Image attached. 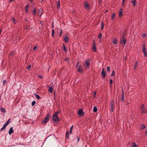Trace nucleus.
<instances>
[{"label": "nucleus", "mask_w": 147, "mask_h": 147, "mask_svg": "<svg viewBox=\"0 0 147 147\" xmlns=\"http://www.w3.org/2000/svg\"><path fill=\"white\" fill-rule=\"evenodd\" d=\"M90 59H88L86 60L84 63V67L86 69H88L89 68Z\"/></svg>", "instance_id": "f257e3e1"}, {"label": "nucleus", "mask_w": 147, "mask_h": 147, "mask_svg": "<svg viewBox=\"0 0 147 147\" xmlns=\"http://www.w3.org/2000/svg\"><path fill=\"white\" fill-rule=\"evenodd\" d=\"M52 119L55 122L58 121L59 119L58 117V115L57 114L55 113L53 115Z\"/></svg>", "instance_id": "f03ea898"}, {"label": "nucleus", "mask_w": 147, "mask_h": 147, "mask_svg": "<svg viewBox=\"0 0 147 147\" xmlns=\"http://www.w3.org/2000/svg\"><path fill=\"white\" fill-rule=\"evenodd\" d=\"M142 48V51L144 53V56H146L147 59V51L146 50V48L145 47V44H144L143 45Z\"/></svg>", "instance_id": "7ed1b4c3"}, {"label": "nucleus", "mask_w": 147, "mask_h": 147, "mask_svg": "<svg viewBox=\"0 0 147 147\" xmlns=\"http://www.w3.org/2000/svg\"><path fill=\"white\" fill-rule=\"evenodd\" d=\"M110 105L111 107V109H110V111L112 112L113 111V110L115 107V104L114 102V101H111L110 102Z\"/></svg>", "instance_id": "20e7f679"}, {"label": "nucleus", "mask_w": 147, "mask_h": 147, "mask_svg": "<svg viewBox=\"0 0 147 147\" xmlns=\"http://www.w3.org/2000/svg\"><path fill=\"white\" fill-rule=\"evenodd\" d=\"M50 115L49 114L42 121V123L43 124H44L48 122L49 121V118Z\"/></svg>", "instance_id": "39448f33"}, {"label": "nucleus", "mask_w": 147, "mask_h": 147, "mask_svg": "<svg viewBox=\"0 0 147 147\" xmlns=\"http://www.w3.org/2000/svg\"><path fill=\"white\" fill-rule=\"evenodd\" d=\"M78 71L80 73H83L84 72L82 68V67L81 65L78 66Z\"/></svg>", "instance_id": "423d86ee"}, {"label": "nucleus", "mask_w": 147, "mask_h": 147, "mask_svg": "<svg viewBox=\"0 0 147 147\" xmlns=\"http://www.w3.org/2000/svg\"><path fill=\"white\" fill-rule=\"evenodd\" d=\"M141 110H142V113H145L147 112V109H145L143 105H142L140 107Z\"/></svg>", "instance_id": "0eeeda50"}, {"label": "nucleus", "mask_w": 147, "mask_h": 147, "mask_svg": "<svg viewBox=\"0 0 147 147\" xmlns=\"http://www.w3.org/2000/svg\"><path fill=\"white\" fill-rule=\"evenodd\" d=\"M106 75V71H104V69L103 68L101 72V76L103 78H104Z\"/></svg>", "instance_id": "6e6552de"}, {"label": "nucleus", "mask_w": 147, "mask_h": 147, "mask_svg": "<svg viewBox=\"0 0 147 147\" xmlns=\"http://www.w3.org/2000/svg\"><path fill=\"white\" fill-rule=\"evenodd\" d=\"M126 39H125L123 38H122L121 40H120V43L121 44H122L123 43V46H124L125 45V44L126 43Z\"/></svg>", "instance_id": "1a4fd4ad"}, {"label": "nucleus", "mask_w": 147, "mask_h": 147, "mask_svg": "<svg viewBox=\"0 0 147 147\" xmlns=\"http://www.w3.org/2000/svg\"><path fill=\"white\" fill-rule=\"evenodd\" d=\"M122 11L123 10L122 8H120L119 9V17L120 18H121L123 16Z\"/></svg>", "instance_id": "9d476101"}, {"label": "nucleus", "mask_w": 147, "mask_h": 147, "mask_svg": "<svg viewBox=\"0 0 147 147\" xmlns=\"http://www.w3.org/2000/svg\"><path fill=\"white\" fill-rule=\"evenodd\" d=\"M7 123H5L3 126V127L1 128L0 131H2L8 125Z\"/></svg>", "instance_id": "9b49d317"}, {"label": "nucleus", "mask_w": 147, "mask_h": 147, "mask_svg": "<svg viewBox=\"0 0 147 147\" xmlns=\"http://www.w3.org/2000/svg\"><path fill=\"white\" fill-rule=\"evenodd\" d=\"M84 6L86 9H89L90 8V7L86 2H85L84 4Z\"/></svg>", "instance_id": "f8f14e48"}, {"label": "nucleus", "mask_w": 147, "mask_h": 147, "mask_svg": "<svg viewBox=\"0 0 147 147\" xmlns=\"http://www.w3.org/2000/svg\"><path fill=\"white\" fill-rule=\"evenodd\" d=\"M64 40L65 42H68L69 41V38L68 36H65L64 38Z\"/></svg>", "instance_id": "ddd939ff"}, {"label": "nucleus", "mask_w": 147, "mask_h": 147, "mask_svg": "<svg viewBox=\"0 0 147 147\" xmlns=\"http://www.w3.org/2000/svg\"><path fill=\"white\" fill-rule=\"evenodd\" d=\"M13 132V127H11L9 129V135H11L12 133Z\"/></svg>", "instance_id": "4468645a"}, {"label": "nucleus", "mask_w": 147, "mask_h": 147, "mask_svg": "<svg viewBox=\"0 0 147 147\" xmlns=\"http://www.w3.org/2000/svg\"><path fill=\"white\" fill-rule=\"evenodd\" d=\"M78 114L81 115H83V111L82 109H80L79 110Z\"/></svg>", "instance_id": "2eb2a0df"}, {"label": "nucleus", "mask_w": 147, "mask_h": 147, "mask_svg": "<svg viewBox=\"0 0 147 147\" xmlns=\"http://www.w3.org/2000/svg\"><path fill=\"white\" fill-rule=\"evenodd\" d=\"M38 15L40 16H41L42 13V10L41 9H39L38 10Z\"/></svg>", "instance_id": "dca6fc26"}, {"label": "nucleus", "mask_w": 147, "mask_h": 147, "mask_svg": "<svg viewBox=\"0 0 147 147\" xmlns=\"http://www.w3.org/2000/svg\"><path fill=\"white\" fill-rule=\"evenodd\" d=\"M138 63V61H136V62H135V64L134 65V69L135 71L136 70V68Z\"/></svg>", "instance_id": "f3484780"}, {"label": "nucleus", "mask_w": 147, "mask_h": 147, "mask_svg": "<svg viewBox=\"0 0 147 147\" xmlns=\"http://www.w3.org/2000/svg\"><path fill=\"white\" fill-rule=\"evenodd\" d=\"M146 127L145 126V125L143 124L142 125H141L140 126V128L141 129H144L146 128Z\"/></svg>", "instance_id": "a211bd4d"}, {"label": "nucleus", "mask_w": 147, "mask_h": 147, "mask_svg": "<svg viewBox=\"0 0 147 147\" xmlns=\"http://www.w3.org/2000/svg\"><path fill=\"white\" fill-rule=\"evenodd\" d=\"M53 89L52 87L51 86L49 88V91L50 93H52L53 92Z\"/></svg>", "instance_id": "6ab92c4d"}, {"label": "nucleus", "mask_w": 147, "mask_h": 147, "mask_svg": "<svg viewBox=\"0 0 147 147\" xmlns=\"http://www.w3.org/2000/svg\"><path fill=\"white\" fill-rule=\"evenodd\" d=\"M131 3L133 4V6L134 7L135 6L136 3V0H132L131 1Z\"/></svg>", "instance_id": "aec40b11"}, {"label": "nucleus", "mask_w": 147, "mask_h": 147, "mask_svg": "<svg viewBox=\"0 0 147 147\" xmlns=\"http://www.w3.org/2000/svg\"><path fill=\"white\" fill-rule=\"evenodd\" d=\"M63 48L64 49V51L65 52H67V48L66 47V46H65V45L63 44Z\"/></svg>", "instance_id": "412c9836"}, {"label": "nucleus", "mask_w": 147, "mask_h": 147, "mask_svg": "<svg viewBox=\"0 0 147 147\" xmlns=\"http://www.w3.org/2000/svg\"><path fill=\"white\" fill-rule=\"evenodd\" d=\"M33 8L34 10L32 11V13L34 16H35L36 15V10L35 7H34Z\"/></svg>", "instance_id": "4be33fe9"}, {"label": "nucleus", "mask_w": 147, "mask_h": 147, "mask_svg": "<svg viewBox=\"0 0 147 147\" xmlns=\"http://www.w3.org/2000/svg\"><path fill=\"white\" fill-rule=\"evenodd\" d=\"M92 50L94 52H96V49L95 46H93L92 47Z\"/></svg>", "instance_id": "5701e85b"}, {"label": "nucleus", "mask_w": 147, "mask_h": 147, "mask_svg": "<svg viewBox=\"0 0 147 147\" xmlns=\"http://www.w3.org/2000/svg\"><path fill=\"white\" fill-rule=\"evenodd\" d=\"M131 147H138V146L136 143H133Z\"/></svg>", "instance_id": "b1692460"}, {"label": "nucleus", "mask_w": 147, "mask_h": 147, "mask_svg": "<svg viewBox=\"0 0 147 147\" xmlns=\"http://www.w3.org/2000/svg\"><path fill=\"white\" fill-rule=\"evenodd\" d=\"M115 13H113L111 16L112 19L113 20L115 18Z\"/></svg>", "instance_id": "393cba45"}, {"label": "nucleus", "mask_w": 147, "mask_h": 147, "mask_svg": "<svg viewBox=\"0 0 147 147\" xmlns=\"http://www.w3.org/2000/svg\"><path fill=\"white\" fill-rule=\"evenodd\" d=\"M60 3L59 1H57V9H59L60 8Z\"/></svg>", "instance_id": "a878e982"}, {"label": "nucleus", "mask_w": 147, "mask_h": 147, "mask_svg": "<svg viewBox=\"0 0 147 147\" xmlns=\"http://www.w3.org/2000/svg\"><path fill=\"white\" fill-rule=\"evenodd\" d=\"M121 100L123 102H124V93L122 94V98Z\"/></svg>", "instance_id": "bb28decb"}, {"label": "nucleus", "mask_w": 147, "mask_h": 147, "mask_svg": "<svg viewBox=\"0 0 147 147\" xmlns=\"http://www.w3.org/2000/svg\"><path fill=\"white\" fill-rule=\"evenodd\" d=\"M97 111V108L95 106L93 108V111L94 112H96Z\"/></svg>", "instance_id": "cd10ccee"}, {"label": "nucleus", "mask_w": 147, "mask_h": 147, "mask_svg": "<svg viewBox=\"0 0 147 147\" xmlns=\"http://www.w3.org/2000/svg\"><path fill=\"white\" fill-rule=\"evenodd\" d=\"M0 109L1 112H4V113L5 112V109L1 107Z\"/></svg>", "instance_id": "c85d7f7f"}, {"label": "nucleus", "mask_w": 147, "mask_h": 147, "mask_svg": "<svg viewBox=\"0 0 147 147\" xmlns=\"http://www.w3.org/2000/svg\"><path fill=\"white\" fill-rule=\"evenodd\" d=\"M113 42L114 44L115 45L117 43V40L115 39H113Z\"/></svg>", "instance_id": "c756f323"}, {"label": "nucleus", "mask_w": 147, "mask_h": 147, "mask_svg": "<svg viewBox=\"0 0 147 147\" xmlns=\"http://www.w3.org/2000/svg\"><path fill=\"white\" fill-rule=\"evenodd\" d=\"M35 95L36 97L38 99H40V96L38 95L37 94H35Z\"/></svg>", "instance_id": "7c9ffc66"}, {"label": "nucleus", "mask_w": 147, "mask_h": 147, "mask_svg": "<svg viewBox=\"0 0 147 147\" xmlns=\"http://www.w3.org/2000/svg\"><path fill=\"white\" fill-rule=\"evenodd\" d=\"M55 34V30L53 29L52 31V36L53 37H54V34Z\"/></svg>", "instance_id": "2f4dec72"}, {"label": "nucleus", "mask_w": 147, "mask_h": 147, "mask_svg": "<svg viewBox=\"0 0 147 147\" xmlns=\"http://www.w3.org/2000/svg\"><path fill=\"white\" fill-rule=\"evenodd\" d=\"M102 33H99L98 36V37L101 39L102 38Z\"/></svg>", "instance_id": "473e14b6"}, {"label": "nucleus", "mask_w": 147, "mask_h": 147, "mask_svg": "<svg viewBox=\"0 0 147 147\" xmlns=\"http://www.w3.org/2000/svg\"><path fill=\"white\" fill-rule=\"evenodd\" d=\"M12 21L14 24H16V21L13 18H12Z\"/></svg>", "instance_id": "72a5a7b5"}, {"label": "nucleus", "mask_w": 147, "mask_h": 147, "mask_svg": "<svg viewBox=\"0 0 147 147\" xmlns=\"http://www.w3.org/2000/svg\"><path fill=\"white\" fill-rule=\"evenodd\" d=\"M31 65H29L27 67V69H28V70H29L30 69V68H31Z\"/></svg>", "instance_id": "f704fd0d"}, {"label": "nucleus", "mask_w": 147, "mask_h": 147, "mask_svg": "<svg viewBox=\"0 0 147 147\" xmlns=\"http://www.w3.org/2000/svg\"><path fill=\"white\" fill-rule=\"evenodd\" d=\"M115 74V71L114 70H113L112 73V74H111V76H114Z\"/></svg>", "instance_id": "c9c22d12"}, {"label": "nucleus", "mask_w": 147, "mask_h": 147, "mask_svg": "<svg viewBox=\"0 0 147 147\" xmlns=\"http://www.w3.org/2000/svg\"><path fill=\"white\" fill-rule=\"evenodd\" d=\"M11 121V119H9V120L7 121L5 123H7V125L10 123Z\"/></svg>", "instance_id": "e433bc0d"}, {"label": "nucleus", "mask_w": 147, "mask_h": 147, "mask_svg": "<svg viewBox=\"0 0 147 147\" xmlns=\"http://www.w3.org/2000/svg\"><path fill=\"white\" fill-rule=\"evenodd\" d=\"M36 104V102L35 101H33L32 102V106H34Z\"/></svg>", "instance_id": "4c0bfd02"}, {"label": "nucleus", "mask_w": 147, "mask_h": 147, "mask_svg": "<svg viewBox=\"0 0 147 147\" xmlns=\"http://www.w3.org/2000/svg\"><path fill=\"white\" fill-rule=\"evenodd\" d=\"M104 27L103 23V22H102L101 24V28L102 30L103 29Z\"/></svg>", "instance_id": "58836bf2"}, {"label": "nucleus", "mask_w": 147, "mask_h": 147, "mask_svg": "<svg viewBox=\"0 0 147 147\" xmlns=\"http://www.w3.org/2000/svg\"><path fill=\"white\" fill-rule=\"evenodd\" d=\"M72 129H73V126H71L70 128V133H71V132H72Z\"/></svg>", "instance_id": "ea45409f"}, {"label": "nucleus", "mask_w": 147, "mask_h": 147, "mask_svg": "<svg viewBox=\"0 0 147 147\" xmlns=\"http://www.w3.org/2000/svg\"><path fill=\"white\" fill-rule=\"evenodd\" d=\"M142 37L143 38H144L146 36V34L145 33H143L142 35Z\"/></svg>", "instance_id": "a19ab883"}, {"label": "nucleus", "mask_w": 147, "mask_h": 147, "mask_svg": "<svg viewBox=\"0 0 147 147\" xmlns=\"http://www.w3.org/2000/svg\"><path fill=\"white\" fill-rule=\"evenodd\" d=\"M110 67L109 66L107 67V70L108 72H109V71H110Z\"/></svg>", "instance_id": "79ce46f5"}, {"label": "nucleus", "mask_w": 147, "mask_h": 147, "mask_svg": "<svg viewBox=\"0 0 147 147\" xmlns=\"http://www.w3.org/2000/svg\"><path fill=\"white\" fill-rule=\"evenodd\" d=\"M62 33V30L61 29L60 30V33L59 34V36H61Z\"/></svg>", "instance_id": "37998d69"}, {"label": "nucleus", "mask_w": 147, "mask_h": 147, "mask_svg": "<svg viewBox=\"0 0 147 147\" xmlns=\"http://www.w3.org/2000/svg\"><path fill=\"white\" fill-rule=\"evenodd\" d=\"M29 7V6L28 5H26V6H25V9L26 10V9H28V8Z\"/></svg>", "instance_id": "c03bdc74"}, {"label": "nucleus", "mask_w": 147, "mask_h": 147, "mask_svg": "<svg viewBox=\"0 0 147 147\" xmlns=\"http://www.w3.org/2000/svg\"><path fill=\"white\" fill-rule=\"evenodd\" d=\"M14 52H11L10 53V55H13L14 54Z\"/></svg>", "instance_id": "a18cd8bd"}, {"label": "nucleus", "mask_w": 147, "mask_h": 147, "mask_svg": "<svg viewBox=\"0 0 147 147\" xmlns=\"http://www.w3.org/2000/svg\"><path fill=\"white\" fill-rule=\"evenodd\" d=\"M125 0H123V3H122V5L123 6H124V2H125Z\"/></svg>", "instance_id": "49530a36"}, {"label": "nucleus", "mask_w": 147, "mask_h": 147, "mask_svg": "<svg viewBox=\"0 0 147 147\" xmlns=\"http://www.w3.org/2000/svg\"><path fill=\"white\" fill-rule=\"evenodd\" d=\"M68 132L67 131L66 133V137L68 138L69 137V135H68Z\"/></svg>", "instance_id": "de8ad7c7"}, {"label": "nucleus", "mask_w": 147, "mask_h": 147, "mask_svg": "<svg viewBox=\"0 0 147 147\" xmlns=\"http://www.w3.org/2000/svg\"><path fill=\"white\" fill-rule=\"evenodd\" d=\"M36 48H37V46H35L33 48V50L35 51L36 49Z\"/></svg>", "instance_id": "09e8293b"}, {"label": "nucleus", "mask_w": 147, "mask_h": 147, "mask_svg": "<svg viewBox=\"0 0 147 147\" xmlns=\"http://www.w3.org/2000/svg\"><path fill=\"white\" fill-rule=\"evenodd\" d=\"M110 83L111 84H113V80L111 79L110 81Z\"/></svg>", "instance_id": "8fccbe9b"}, {"label": "nucleus", "mask_w": 147, "mask_h": 147, "mask_svg": "<svg viewBox=\"0 0 147 147\" xmlns=\"http://www.w3.org/2000/svg\"><path fill=\"white\" fill-rule=\"evenodd\" d=\"M6 82V81L5 80H4L3 81V84H4Z\"/></svg>", "instance_id": "3c124183"}, {"label": "nucleus", "mask_w": 147, "mask_h": 147, "mask_svg": "<svg viewBox=\"0 0 147 147\" xmlns=\"http://www.w3.org/2000/svg\"><path fill=\"white\" fill-rule=\"evenodd\" d=\"M38 77L39 78H40V79H42V76H38Z\"/></svg>", "instance_id": "603ef678"}, {"label": "nucleus", "mask_w": 147, "mask_h": 147, "mask_svg": "<svg viewBox=\"0 0 147 147\" xmlns=\"http://www.w3.org/2000/svg\"><path fill=\"white\" fill-rule=\"evenodd\" d=\"M80 140V138L78 137H77V142H78Z\"/></svg>", "instance_id": "864d4df0"}, {"label": "nucleus", "mask_w": 147, "mask_h": 147, "mask_svg": "<svg viewBox=\"0 0 147 147\" xmlns=\"http://www.w3.org/2000/svg\"><path fill=\"white\" fill-rule=\"evenodd\" d=\"M93 46H95L96 42H95V41H93Z\"/></svg>", "instance_id": "5fc2aeb1"}, {"label": "nucleus", "mask_w": 147, "mask_h": 147, "mask_svg": "<svg viewBox=\"0 0 147 147\" xmlns=\"http://www.w3.org/2000/svg\"><path fill=\"white\" fill-rule=\"evenodd\" d=\"M40 23L41 25H42L43 24V23L42 21H40Z\"/></svg>", "instance_id": "6e6d98bb"}, {"label": "nucleus", "mask_w": 147, "mask_h": 147, "mask_svg": "<svg viewBox=\"0 0 147 147\" xmlns=\"http://www.w3.org/2000/svg\"><path fill=\"white\" fill-rule=\"evenodd\" d=\"M79 63V62H78L77 63V64H76V67H78V63Z\"/></svg>", "instance_id": "4d7b16f0"}, {"label": "nucleus", "mask_w": 147, "mask_h": 147, "mask_svg": "<svg viewBox=\"0 0 147 147\" xmlns=\"http://www.w3.org/2000/svg\"><path fill=\"white\" fill-rule=\"evenodd\" d=\"M59 111H58L57 112H55V113H56L58 115V114L59 113Z\"/></svg>", "instance_id": "13d9d810"}, {"label": "nucleus", "mask_w": 147, "mask_h": 147, "mask_svg": "<svg viewBox=\"0 0 147 147\" xmlns=\"http://www.w3.org/2000/svg\"><path fill=\"white\" fill-rule=\"evenodd\" d=\"M96 94V92L95 91L94 92V97H95V95Z\"/></svg>", "instance_id": "bf43d9fd"}, {"label": "nucleus", "mask_w": 147, "mask_h": 147, "mask_svg": "<svg viewBox=\"0 0 147 147\" xmlns=\"http://www.w3.org/2000/svg\"><path fill=\"white\" fill-rule=\"evenodd\" d=\"M15 0H10L9 1H10V2H11L12 1H14Z\"/></svg>", "instance_id": "052dcab7"}, {"label": "nucleus", "mask_w": 147, "mask_h": 147, "mask_svg": "<svg viewBox=\"0 0 147 147\" xmlns=\"http://www.w3.org/2000/svg\"><path fill=\"white\" fill-rule=\"evenodd\" d=\"M25 11H26V13H28V9H25Z\"/></svg>", "instance_id": "680f3d73"}, {"label": "nucleus", "mask_w": 147, "mask_h": 147, "mask_svg": "<svg viewBox=\"0 0 147 147\" xmlns=\"http://www.w3.org/2000/svg\"><path fill=\"white\" fill-rule=\"evenodd\" d=\"M145 134L146 135H147V130H146V132H145Z\"/></svg>", "instance_id": "e2e57ef3"}, {"label": "nucleus", "mask_w": 147, "mask_h": 147, "mask_svg": "<svg viewBox=\"0 0 147 147\" xmlns=\"http://www.w3.org/2000/svg\"><path fill=\"white\" fill-rule=\"evenodd\" d=\"M30 2L32 1H33V0H28Z\"/></svg>", "instance_id": "0e129e2a"}, {"label": "nucleus", "mask_w": 147, "mask_h": 147, "mask_svg": "<svg viewBox=\"0 0 147 147\" xmlns=\"http://www.w3.org/2000/svg\"><path fill=\"white\" fill-rule=\"evenodd\" d=\"M122 90V93H124V92H123V89Z\"/></svg>", "instance_id": "69168bd1"}, {"label": "nucleus", "mask_w": 147, "mask_h": 147, "mask_svg": "<svg viewBox=\"0 0 147 147\" xmlns=\"http://www.w3.org/2000/svg\"><path fill=\"white\" fill-rule=\"evenodd\" d=\"M122 90V93H124V92H123V89Z\"/></svg>", "instance_id": "338daca9"}, {"label": "nucleus", "mask_w": 147, "mask_h": 147, "mask_svg": "<svg viewBox=\"0 0 147 147\" xmlns=\"http://www.w3.org/2000/svg\"><path fill=\"white\" fill-rule=\"evenodd\" d=\"M99 42H102V40L101 39H100V40H99Z\"/></svg>", "instance_id": "774afa93"}]
</instances>
